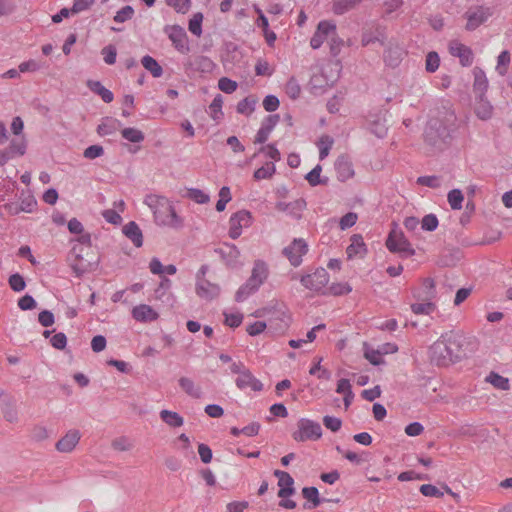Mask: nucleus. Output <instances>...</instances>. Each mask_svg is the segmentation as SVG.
<instances>
[{
	"instance_id": "obj_13",
	"label": "nucleus",
	"mask_w": 512,
	"mask_h": 512,
	"mask_svg": "<svg viewBox=\"0 0 512 512\" xmlns=\"http://www.w3.org/2000/svg\"><path fill=\"white\" fill-rule=\"evenodd\" d=\"M235 384L240 390H245L247 388H250L255 392L263 390L262 382L257 379L248 368H246L245 371L236 378Z\"/></svg>"
},
{
	"instance_id": "obj_14",
	"label": "nucleus",
	"mask_w": 512,
	"mask_h": 512,
	"mask_svg": "<svg viewBox=\"0 0 512 512\" xmlns=\"http://www.w3.org/2000/svg\"><path fill=\"white\" fill-rule=\"evenodd\" d=\"M273 474L276 478H278V486L280 487L278 491V497L286 498L295 492L293 487L294 479L288 472L275 470Z\"/></svg>"
},
{
	"instance_id": "obj_54",
	"label": "nucleus",
	"mask_w": 512,
	"mask_h": 512,
	"mask_svg": "<svg viewBox=\"0 0 512 512\" xmlns=\"http://www.w3.org/2000/svg\"><path fill=\"white\" fill-rule=\"evenodd\" d=\"M358 216L354 212H348L340 218L339 227L341 230H346L354 226L357 222Z\"/></svg>"
},
{
	"instance_id": "obj_19",
	"label": "nucleus",
	"mask_w": 512,
	"mask_h": 512,
	"mask_svg": "<svg viewBox=\"0 0 512 512\" xmlns=\"http://www.w3.org/2000/svg\"><path fill=\"white\" fill-rule=\"evenodd\" d=\"M217 252L221 255L222 259L225 260L227 265L235 267L238 264L240 251L236 245L232 243H224Z\"/></svg>"
},
{
	"instance_id": "obj_15",
	"label": "nucleus",
	"mask_w": 512,
	"mask_h": 512,
	"mask_svg": "<svg viewBox=\"0 0 512 512\" xmlns=\"http://www.w3.org/2000/svg\"><path fill=\"white\" fill-rule=\"evenodd\" d=\"M195 291L197 296L204 300L210 301L220 294V287L219 285L211 283L206 279H199V281L196 282Z\"/></svg>"
},
{
	"instance_id": "obj_26",
	"label": "nucleus",
	"mask_w": 512,
	"mask_h": 512,
	"mask_svg": "<svg viewBox=\"0 0 512 512\" xmlns=\"http://www.w3.org/2000/svg\"><path fill=\"white\" fill-rule=\"evenodd\" d=\"M161 420L169 427L178 428L183 426L184 418L177 412L163 409L159 413Z\"/></svg>"
},
{
	"instance_id": "obj_38",
	"label": "nucleus",
	"mask_w": 512,
	"mask_h": 512,
	"mask_svg": "<svg viewBox=\"0 0 512 512\" xmlns=\"http://www.w3.org/2000/svg\"><path fill=\"white\" fill-rule=\"evenodd\" d=\"M71 268L77 276H82L92 270V263L84 260L80 255H77V259L71 264Z\"/></svg>"
},
{
	"instance_id": "obj_20",
	"label": "nucleus",
	"mask_w": 512,
	"mask_h": 512,
	"mask_svg": "<svg viewBox=\"0 0 512 512\" xmlns=\"http://www.w3.org/2000/svg\"><path fill=\"white\" fill-rule=\"evenodd\" d=\"M450 53L460 59L462 66H470L473 62V53L471 49L464 44L458 42L451 44Z\"/></svg>"
},
{
	"instance_id": "obj_59",
	"label": "nucleus",
	"mask_w": 512,
	"mask_h": 512,
	"mask_svg": "<svg viewBox=\"0 0 512 512\" xmlns=\"http://www.w3.org/2000/svg\"><path fill=\"white\" fill-rule=\"evenodd\" d=\"M168 6L174 8L178 13H186L191 5L190 0H166Z\"/></svg>"
},
{
	"instance_id": "obj_39",
	"label": "nucleus",
	"mask_w": 512,
	"mask_h": 512,
	"mask_svg": "<svg viewBox=\"0 0 512 512\" xmlns=\"http://www.w3.org/2000/svg\"><path fill=\"white\" fill-rule=\"evenodd\" d=\"M447 200L453 210H460L464 200L462 191L460 189H452L448 192Z\"/></svg>"
},
{
	"instance_id": "obj_9",
	"label": "nucleus",
	"mask_w": 512,
	"mask_h": 512,
	"mask_svg": "<svg viewBox=\"0 0 512 512\" xmlns=\"http://www.w3.org/2000/svg\"><path fill=\"white\" fill-rule=\"evenodd\" d=\"M300 282L305 288L319 292L328 284L329 274L326 269L317 268L312 274L303 275Z\"/></svg>"
},
{
	"instance_id": "obj_21",
	"label": "nucleus",
	"mask_w": 512,
	"mask_h": 512,
	"mask_svg": "<svg viewBox=\"0 0 512 512\" xmlns=\"http://www.w3.org/2000/svg\"><path fill=\"white\" fill-rule=\"evenodd\" d=\"M350 240L351 244L346 249L348 258L351 259L356 256L364 257L367 253V247L362 235L354 234L351 236Z\"/></svg>"
},
{
	"instance_id": "obj_3",
	"label": "nucleus",
	"mask_w": 512,
	"mask_h": 512,
	"mask_svg": "<svg viewBox=\"0 0 512 512\" xmlns=\"http://www.w3.org/2000/svg\"><path fill=\"white\" fill-rule=\"evenodd\" d=\"M268 329L274 334H283L290 326L291 315L285 305L266 309Z\"/></svg>"
},
{
	"instance_id": "obj_51",
	"label": "nucleus",
	"mask_w": 512,
	"mask_h": 512,
	"mask_svg": "<svg viewBox=\"0 0 512 512\" xmlns=\"http://www.w3.org/2000/svg\"><path fill=\"white\" fill-rule=\"evenodd\" d=\"M383 353L379 350L366 349L365 358L374 366H378L384 363Z\"/></svg>"
},
{
	"instance_id": "obj_28",
	"label": "nucleus",
	"mask_w": 512,
	"mask_h": 512,
	"mask_svg": "<svg viewBox=\"0 0 512 512\" xmlns=\"http://www.w3.org/2000/svg\"><path fill=\"white\" fill-rule=\"evenodd\" d=\"M363 0H334L332 12L335 15H343L355 9Z\"/></svg>"
},
{
	"instance_id": "obj_36",
	"label": "nucleus",
	"mask_w": 512,
	"mask_h": 512,
	"mask_svg": "<svg viewBox=\"0 0 512 512\" xmlns=\"http://www.w3.org/2000/svg\"><path fill=\"white\" fill-rule=\"evenodd\" d=\"M276 172V167L274 162H267L264 166L258 168L254 172L255 180H263L271 178Z\"/></svg>"
},
{
	"instance_id": "obj_7",
	"label": "nucleus",
	"mask_w": 512,
	"mask_h": 512,
	"mask_svg": "<svg viewBox=\"0 0 512 512\" xmlns=\"http://www.w3.org/2000/svg\"><path fill=\"white\" fill-rule=\"evenodd\" d=\"M308 252V244L303 238H295L283 249V255L289 260L290 264L298 267L302 264V257Z\"/></svg>"
},
{
	"instance_id": "obj_32",
	"label": "nucleus",
	"mask_w": 512,
	"mask_h": 512,
	"mask_svg": "<svg viewBox=\"0 0 512 512\" xmlns=\"http://www.w3.org/2000/svg\"><path fill=\"white\" fill-rule=\"evenodd\" d=\"M485 381L490 383L491 385H493L495 388L502 390V391H507L510 389L509 379L506 377H503L502 375H500L494 371L490 372L486 376Z\"/></svg>"
},
{
	"instance_id": "obj_61",
	"label": "nucleus",
	"mask_w": 512,
	"mask_h": 512,
	"mask_svg": "<svg viewBox=\"0 0 512 512\" xmlns=\"http://www.w3.org/2000/svg\"><path fill=\"white\" fill-rule=\"evenodd\" d=\"M259 153H264L266 157L277 162L281 159V154L274 144H268L260 148Z\"/></svg>"
},
{
	"instance_id": "obj_52",
	"label": "nucleus",
	"mask_w": 512,
	"mask_h": 512,
	"mask_svg": "<svg viewBox=\"0 0 512 512\" xmlns=\"http://www.w3.org/2000/svg\"><path fill=\"white\" fill-rule=\"evenodd\" d=\"M417 184L430 188H439L441 186L440 177L436 175L420 176L417 178Z\"/></svg>"
},
{
	"instance_id": "obj_47",
	"label": "nucleus",
	"mask_w": 512,
	"mask_h": 512,
	"mask_svg": "<svg viewBox=\"0 0 512 512\" xmlns=\"http://www.w3.org/2000/svg\"><path fill=\"white\" fill-rule=\"evenodd\" d=\"M134 9L130 5H126L116 12L113 20L117 23H124L130 20L134 15Z\"/></svg>"
},
{
	"instance_id": "obj_43",
	"label": "nucleus",
	"mask_w": 512,
	"mask_h": 512,
	"mask_svg": "<svg viewBox=\"0 0 512 512\" xmlns=\"http://www.w3.org/2000/svg\"><path fill=\"white\" fill-rule=\"evenodd\" d=\"M171 286L172 282L169 278L161 277L160 283L154 291L155 298L158 300H164V298L168 295Z\"/></svg>"
},
{
	"instance_id": "obj_63",
	"label": "nucleus",
	"mask_w": 512,
	"mask_h": 512,
	"mask_svg": "<svg viewBox=\"0 0 512 512\" xmlns=\"http://www.w3.org/2000/svg\"><path fill=\"white\" fill-rule=\"evenodd\" d=\"M225 321L224 323L232 328H237L241 325L243 321V315L241 313H224Z\"/></svg>"
},
{
	"instance_id": "obj_42",
	"label": "nucleus",
	"mask_w": 512,
	"mask_h": 512,
	"mask_svg": "<svg viewBox=\"0 0 512 512\" xmlns=\"http://www.w3.org/2000/svg\"><path fill=\"white\" fill-rule=\"evenodd\" d=\"M187 197L198 204H206L210 201L209 194L198 188H189Z\"/></svg>"
},
{
	"instance_id": "obj_10",
	"label": "nucleus",
	"mask_w": 512,
	"mask_h": 512,
	"mask_svg": "<svg viewBox=\"0 0 512 512\" xmlns=\"http://www.w3.org/2000/svg\"><path fill=\"white\" fill-rule=\"evenodd\" d=\"M175 49L183 54L189 52L188 37L185 30L179 25L166 26L164 29Z\"/></svg>"
},
{
	"instance_id": "obj_12",
	"label": "nucleus",
	"mask_w": 512,
	"mask_h": 512,
	"mask_svg": "<svg viewBox=\"0 0 512 512\" xmlns=\"http://www.w3.org/2000/svg\"><path fill=\"white\" fill-rule=\"evenodd\" d=\"M81 439V433L77 429H70L55 444V448L60 453H71L78 445Z\"/></svg>"
},
{
	"instance_id": "obj_18",
	"label": "nucleus",
	"mask_w": 512,
	"mask_h": 512,
	"mask_svg": "<svg viewBox=\"0 0 512 512\" xmlns=\"http://www.w3.org/2000/svg\"><path fill=\"white\" fill-rule=\"evenodd\" d=\"M306 208V201L304 199H297L292 202H277L276 209L282 212H287L292 217L301 218L302 211Z\"/></svg>"
},
{
	"instance_id": "obj_53",
	"label": "nucleus",
	"mask_w": 512,
	"mask_h": 512,
	"mask_svg": "<svg viewBox=\"0 0 512 512\" xmlns=\"http://www.w3.org/2000/svg\"><path fill=\"white\" fill-rule=\"evenodd\" d=\"M510 62V54L508 51H502L498 56L496 70L500 75H505L507 72V65Z\"/></svg>"
},
{
	"instance_id": "obj_55",
	"label": "nucleus",
	"mask_w": 512,
	"mask_h": 512,
	"mask_svg": "<svg viewBox=\"0 0 512 512\" xmlns=\"http://www.w3.org/2000/svg\"><path fill=\"white\" fill-rule=\"evenodd\" d=\"M101 54L103 55V59L106 64L113 65L116 62L117 50H116L115 46H113V45L105 46L102 49Z\"/></svg>"
},
{
	"instance_id": "obj_11",
	"label": "nucleus",
	"mask_w": 512,
	"mask_h": 512,
	"mask_svg": "<svg viewBox=\"0 0 512 512\" xmlns=\"http://www.w3.org/2000/svg\"><path fill=\"white\" fill-rule=\"evenodd\" d=\"M251 219V213L247 210L234 213L229 219V236L237 239L242 233V228L250 226Z\"/></svg>"
},
{
	"instance_id": "obj_33",
	"label": "nucleus",
	"mask_w": 512,
	"mask_h": 512,
	"mask_svg": "<svg viewBox=\"0 0 512 512\" xmlns=\"http://www.w3.org/2000/svg\"><path fill=\"white\" fill-rule=\"evenodd\" d=\"M141 63L143 67L152 74L153 77L159 78L162 76L163 69L153 57L145 55L142 58Z\"/></svg>"
},
{
	"instance_id": "obj_4",
	"label": "nucleus",
	"mask_w": 512,
	"mask_h": 512,
	"mask_svg": "<svg viewBox=\"0 0 512 512\" xmlns=\"http://www.w3.org/2000/svg\"><path fill=\"white\" fill-rule=\"evenodd\" d=\"M322 436L321 425L308 418H301L297 422V429L292 433V438L296 442H305L307 440H318Z\"/></svg>"
},
{
	"instance_id": "obj_60",
	"label": "nucleus",
	"mask_w": 512,
	"mask_h": 512,
	"mask_svg": "<svg viewBox=\"0 0 512 512\" xmlns=\"http://www.w3.org/2000/svg\"><path fill=\"white\" fill-rule=\"evenodd\" d=\"M237 83L227 77H222L218 81V87L224 93H233L237 89Z\"/></svg>"
},
{
	"instance_id": "obj_46",
	"label": "nucleus",
	"mask_w": 512,
	"mask_h": 512,
	"mask_svg": "<svg viewBox=\"0 0 512 512\" xmlns=\"http://www.w3.org/2000/svg\"><path fill=\"white\" fill-rule=\"evenodd\" d=\"M8 283H9L10 288L14 292H21L26 287V282L24 280V277L22 275H20L19 273H14V274L10 275V277L8 279Z\"/></svg>"
},
{
	"instance_id": "obj_23",
	"label": "nucleus",
	"mask_w": 512,
	"mask_h": 512,
	"mask_svg": "<svg viewBox=\"0 0 512 512\" xmlns=\"http://www.w3.org/2000/svg\"><path fill=\"white\" fill-rule=\"evenodd\" d=\"M122 232L128 239L131 240L135 247L139 248L143 245V234L136 222H128L123 226Z\"/></svg>"
},
{
	"instance_id": "obj_44",
	"label": "nucleus",
	"mask_w": 512,
	"mask_h": 512,
	"mask_svg": "<svg viewBox=\"0 0 512 512\" xmlns=\"http://www.w3.org/2000/svg\"><path fill=\"white\" fill-rule=\"evenodd\" d=\"M202 21L203 14L200 12L195 13L189 20L188 29L193 35L199 37L202 34Z\"/></svg>"
},
{
	"instance_id": "obj_58",
	"label": "nucleus",
	"mask_w": 512,
	"mask_h": 512,
	"mask_svg": "<svg viewBox=\"0 0 512 512\" xmlns=\"http://www.w3.org/2000/svg\"><path fill=\"white\" fill-rule=\"evenodd\" d=\"M420 492L422 495L426 497H435L441 498L443 497V492L440 491L436 486L432 484H423L420 486Z\"/></svg>"
},
{
	"instance_id": "obj_50",
	"label": "nucleus",
	"mask_w": 512,
	"mask_h": 512,
	"mask_svg": "<svg viewBox=\"0 0 512 512\" xmlns=\"http://www.w3.org/2000/svg\"><path fill=\"white\" fill-rule=\"evenodd\" d=\"M438 218L435 214H427L422 218L421 227L425 231L432 232L438 227Z\"/></svg>"
},
{
	"instance_id": "obj_29",
	"label": "nucleus",
	"mask_w": 512,
	"mask_h": 512,
	"mask_svg": "<svg viewBox=\"0 0 512 512\" xmlns=\"http://www.w3.org/2000/svg\"><path fill=\"white\" fill-rule=\"evenodd\" d=\"M121 126V122L117 119L106 117L102 120V122L97 127V133L100 136L111 135L117 131V129Z\"/></svg>"
},
{
	"instance_id": "obj_5",
	"label": "nucleus",
	"mask_w": 512,
	"mask_h": 512,
	"mask_svg": "<svg viewBox=\"0 0 512 512\" xmlns=\"http://www.w3.org/2000/svg\"><path fill=\"white\" fill-rule=\"evenodd\" d=\"M453 129L451 127H443L439 132L436 123H428L424 132L425 142L439 150L443 149L452 139Z\"/></svg>"
},
{
	"instance_id": "obj_30",
	"label": "nucleus",
	"mask_w": 512,
	"mask_h": 512,
	"mask_svg": "<svg viewBox=\"0 0 512 512\" xmlns=\"http://www.w3.org/2000/svg\"><path fill=\"white\" fill-rule=\"evenodd\" d=\"M475 113L481 120H488L492 117L493 106L482 96L475 103Z\"/></svg>"
},
{
	"instance_id": "obj_34",
	"label": "nucleus",
	"mask_w": 512,
	"mask_h": 512,
	"mask_svg": "<svg viewBox=\"0 0 512 512\" xmlns=\"http://www.w3.org/2000/svg\"><path fill=\"white\" fill-rule=\"evenodd\" d=\"M251 277H253V279L257 280L258 283L263 284L264 281L268 277L267 264L262 260L255 261L252 272H251Z\"/></svg>"
},
{
	"instance_id": "obj_48",
	"label": "nucleus",
	"mask_w": 512,
	"mask_h": 512,
	"mask_svg": "<svg viewBox=\"0 0 512 512\" xmlns=\"http://www.w3.org/2000/svg\"><path fill=\"white\" fill-rule=\"evenodd\" d=\"M7 148L15 157L22 156L26 152V142L24 139H13Z\"/></svg>"
},
{
	"instance_id": "obj_37",
	"label": "nucleus",
	"mask_w": 512,
	"mask_h": 512,
	"mask_svg": "<svg viewBox=\"0 0 512 512\" xmlns=\"http://www.w3.org/2000/svg\"><path fill=\"white\" fill-rule=\"evenodd\" d=\"M256 99L252 97H246L237 104V112L243 115H250L254 112L256 106Z\"/></svg>"
},
{
	"instance_id": "obj_35",
	"label": "nucleus",
	"mask_w": 512,
	"mask_h": 512,
	"mask_svg": "<svg viewBox=\"0 0 512 512\" xmlns=\"http://www.w3.org/2000/svg\"><path fill=\"white\" fill-rule=\"evenodd\" d=\"M223 99L220 94L216 95L209 105L210 116L215 121H220L223 118L222 112Z\"/></svg>"
},
{
	"instance_id": "obj_40",
	"label": "nucleus",
	"mask_w": 512,
	"mask_h": 512,
	"mask_svg": "<svg viewBox=\"0 0 512 512\" xmlns=\"http://www.w3.org/2000/svg\"><path fill=\"white\" fill-rule=\"evenodd\" d=\"M322 171L321 165L317 164L307 175L305 179L311 186H317L319 184H327L328 178L321 179L320 174Z\"/></svg>"
},
{
	"instance_id": "obj_6",
	"label": "nucleus",
	"mask_w": 512,
	"mask_h": 512,
	"mask_svg": "<svg viewBox=\"0 0 512 512\" xmlns=\"http://www.w3.org/2000/svg\"><path fill=\"white\" fill-rule=\"evenodd\" d=\"M386 247L390 252L398 253L402 257H411L415 250L400 230H392L386 240Z\"/></svg>"
},
{
	"instance_id": "obj_41",
	"label": "nucleus",
	"mask_w": 512,
	"mask_h": 512,
	"mask_svg": "<svg viewBox=\"0 0 512 512\" xmlns=\"http://www.w3.org/2000/svg\"><path fill=\"white\" fill-rule=\"evenodd\" d=\"M316 31L324 38L331 37L336 32V24L331 20L320 21L317 25Z\"/></svg>"
},
{
	"instance_id": "obj_24",
	"label": "nucleus",
	"mask_w": 512,
	"mask_h": 512,
	"mask_svg": "<svg viewBox=\"0 0 512 512\" xmlns=\"http://www.w3.org/2000/svg\"><path fill=\"white\" fill-rule=\"evenodd\" d=\"M180 388L190 397L199 399L202 396V389L191 378L180 377L178 380Z\"/></svg>"
},
{
	"instance_id": "obj_27",
	"label": "nucleus",
	"mask_w": 512,
	"mask_h": 512,
	"mask_svg": "<svg viewBox=\"0 0 512 512\" xmlns=\"http://www.w3.org/2000/svg\"><path fill=\"white\" fill-rule=\"evenodd\" d=\"M87 87L92 92L99 95L105 103H110L114 99L113 93L109 89L105 88L100 81L88 80Z\"/></svg>"
},
{
	"instance_id": "obj_62",
	"label": "nucleus",
	"mask_w": 512,
	"mask_h": 512,
	"mask_svg": "<svg viewBox=\"0 0 512 512\" xmlns=\"http://www.w3.org/2000/svg\"><path fill=\"white\" fill-rule=\"evenodd\" d=\"M103 154H104V149L101 145H91V146L87 147L83 152L84 158L89 159V160L101 157Z\"/></svg>"
},
{
	"instance_id": "obj_16",
	"label": "nucleus",
	"mask_w": 512,
	"mask_h": 512,
	"mask_svg": "<svg viewBox=\"0 0 512 512\" xmlns=\"http://www.w3.org/2000/svg\"><path fill=\"white\" fill-rule=\"evenodd\" d=\"M279 119H280V117L278 114H273V115L267 116L263 120L261 127L257 131L254 143H258V144L265 143L267 141L270 133L272 132V130L275 128V126L279 122Z\"/></svg>"
},
{
	"instance_id": "obj_31",
	"label": "nucleus",
	"mask_w": 512,
	"mask_h": 512,
	"mask_svg": "<svg viewBox=\"0 0 512 512\" xmlns=\"http://www.w3.org/2000/svg\"><path fill=\"white\" fill-rule=\"evenodd\" d=\"M121 136L123 139L133 144H139L145 139L144 133L140 129L134 127L123 128L121 130Z\"/></svg>"
},
{
	"instance_id": "obj_25",
	"label": "nucleus",
	"mask_w": 512,
	"mask_h": 512,
	"mask_svg": "<svg viewBox=\"0 0 512 512\" xmlns=\"http://www.w3.org/2000/svg\"><path fill=\"white\" fill-rule=\"evenodd\" d=\"M302 495L309 502V504H304L305 509H314L325 501V499L319 497V491L316 487H304Z\"/></svg>"
},
{
	"instance_id": "obj_8",
	"label": "nucleus",
	"mask_w": 512,
	"mask_h": 512,
	"mask_svg": "<svg viewBox=\"0 0 512 512\" xmlns=\"http://www.w3.org/2000/svg\"><path fill=\"white\" fill-rule=\"evenodd\" d=\"M493 15V9L485 6L469 8L465 13L466 29L473 31L484 24Z\"/></svg>"
},
{
	"instance_id": "obj_64",
	"label": "nucleus",
	"mask_w": 512,
	"mask_h": 512,
	"mask_svg": "<svg viewBox=\"0 0 512 512\" xmlns=\"http://www.w3.org/2000/svg\"><path fill=\"white\" fill-rule=\"evenodd\" d=\"M323 424L327 429L331 430L332 432H337L340 430L342 426V421L338 417L327 415L324 416L323 418Z\"/></svg>"
},
{
	"instance_id": "obj_45",
	"label": "nucleus",
	"mask_w": 512,
	"mask_h": 512,
	"mask_svg": "<svg viewBox=\"0 0 512 512\" xmlns=\"http://www.w3.org/2000/svg\"><path fill=\"white\" fill-rule=\"evenodd\" d=\"M332 145H333V139L328 135H324L319 139L318 146H319V159L320 160H323L328 156L329 151L332 148Z\"/></svg>"
},
{
	"instance_id": "obj_56",
	"label": "nucleus",
	"mask_w": 512,
	"mask_h": 512,
	"mask_svg": "<svg viewBox=\"0 0 512 512\" xmlns=\"http://www.w3.org/2000/svg\"><path fill=\"white\" fill-rule=\"evenodd\" d=\"M439 64V55L436 52H429L426 56V70L433 73L438 69Z\"/></svg>"
},
{
	"instance_id": "obj_49",
	"label": "nucleus",
	"mask_w": 512,
	"mask_h": 512,
	"mask_svg": "<svg viewBox=\"0 0 512 512\" xmlns=\"http://www.w3.org/2000/svg\"><path fill=\"white\" fill-rule=\"evenodd\" d=\"M285 92L293 100L299 97L301 88L295 78H291L287 81L285 85Z\"/></svg>"
},
{
	"instance_id": "obj_1",
	"label": "nucleus",
	"mask_w": 512,
	"mask_h": 512,
	"mask_svg": "<svg viewBox=\"0 0 512 512\" xmlns=\"http://www.w3.org/2000/svg\"><path fill=\"white\" fill-rule=\"evenodd\" d=\"M460 351L459 337L453 332L444 333L431 345L430 361L437 366H448L461 358Z\"/></svg>"
},
{
	"instance_id": "obj_2",
	"label": "nucleus",
	"mask_w": 512,
	"mask_h": 512,
	"mask_svg": "<svg viewBox=\"0 0 512 512\" xmlns=\"http://www.w3.org/2000/svg\"><path fill=\"white\" fill-rule=\"evenodd\" d=\"M144 203L152 211L156 225L173 229L182 228L183 219L176 213L172 202L165 196L150 194L145 197Z\"/></svg>"
},
{
	"instance_id": "obj_17",
	"label": "nucleus",
	"mask_w": 512,
	"mask_h": 512,
	"mask_svg": "<svg viewBox=\"0 0 512 512\" xmlns=\"http://www.w3.org/2000/svg\"><path fill=\"white\" fill-rule=\"evenodd\" d=\"M334 166H335L337 178L339 181L344 182L353 177V175H354L353 164L347 156H345V155L339 156L337 158V160L335 161Z\"/></svg>"
},
{
	"instance_id": "obj_57",
	"label": "nucleus",
	"mask_w": 512,
	"mask_h": 512,
	"mask_svg": "<svg viewBox=\"0 0 512 512\" xmlns=\"http://www.w3.org/2000/svg\"><path fill=\"white\" fill-rule=\"evenodd\" d=\"M352 291L348 283H334L329 287V293L335 296L346 295Z\"/></svg>"
},
{
	"instance_id": "obj_22",
	"label": "nucleus",
	"mask_w": 512,
	"mask_h": 512,
	"mask_svg": "<svg viewBox=\"0 0 512 512\" xmlns=\"http://www.w3.org/2000/svg\"><path fill=\"white\" fill-rule=\"evenodd\" d=\"M158 313L149 305L141 304L132 310V317L139 322H151L158 318Z\"/></svg>"
}]
</instances>
